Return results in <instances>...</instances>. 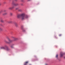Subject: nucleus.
<instances>
[{
  "label": "nucleus",
  "mask_w": 65,
  "mask_h": 65,
  "mask_svg": "<svg viewBox=\"0 0 65 65\" xmlns=\"http://www.w3.org/2000/svg\"><path fill=\"white\" fill-rule=\"evenodd\" d=\"M29 63V61H26L24 62V65H27L28 63Z\"/></svg>",
  "instance_id": "nucleus-7"
},
{
  "label": "nucleus",
  "mask_w": 65,
  "mask_h": 65,
  "mask_svg": "<svg viewBox=\"0 0 65 65\" xmlns=\"http://www.w3.org/2000/svg\"><path fill=\"white\" fill-rule=\"evenodd\" d=\"M11 47L12 48H13V46H11Z\"/></svg>",
  "instance_id": "nucleus-26"
},
{
  "label": "nucleus",
  "mask_w": 65,
  "mask_h": 65,
  "mask_svg": "<svg viewBox=\"0 0 65 65\" xmlns=\"http://www.w3.org/2000/svg\"><path fill=\"white\" fill-rule=\"evenodd\" d=\"M23 31H24V32H26V30H23Z\"/></svg>",
  "instance_id": "nucleus-21"
},
{
  "label": "nucleus",
  "mask_w": 65,
  "mask_h": 65,
  "mask_svg": "<svg viewBox=\"0 0 65 65\" xmlns=\"http://www.w3.org/2000/svg\"><path fill=\"white\" fill-rule=\"evenodd\" d=\"M15 25L16 26H17H17H18V24H17V23H15Z\"/></svg>",
  "instance_id": "nucleus-12"
},
{
  "label": "nucleus",
  "mask_w": 65,
  "mask_h": 65,
  "mask_svg": "<svg viewBox=\"0 0 65 65\" xmlns=\"http://www.w3.org/2000/svg\"><path fill=\"white\" fill-rule=\"evenodd\" d=\"M9 23H12V21H10V22Z\"/></svg>",
  "instance_id": "nucleus-24"
},
{
  "label": "nucleus",
  "mask_w": 65,
  "mask_h": 65,
  "mask_svg": "<svg viewBox=\"0 0 65 65\" xmlns=\"http://www.w3.org/2000/svg\"><path fill=\"white\" fill-rule=\"evenodd\" d=\"M5 42H6V43H11V42H8L7 41L5 40Z\"/></svg>",
  "instance_id": "nucleus-10"
},
{
  "label": "nucleus",
  "mask_w": 65,
  "mask_h": 65,
  "mask_svg": "<svg viewBox=\"0 0 65 65\" xmlns=\"http://www.w3.org/2000/svg\"><path fill=\"white\" fill-rule=\"evenodd\" d=\"M2 31V28H0V31Z\"/></svg>",
  "instance_id": "nucleus-16"
},
{
  "label": "nucleus",
  "mask_w": 65,
  "mask_h": 65,
  "mask_svg": "<svg viewBox=\"0 0 65 65\" xmlns=\"http://www.w3.org/2000/svg\"><path fill=\"white\" fill-rule=\"evenodd\" d=\"M0 26H2V24H0Z\"/></svg>",
  "instance_id": "nucleus-23"
},
{
  "label": "nucleus",
  "mask_w": 65,
  "mask_h": 65,
  "mask_svg": "<svg viewBox=\"0 0 65 65\" xmlns=\"http://www.w3.org/2000/svg\"><path fill=\"white\" fill-rule=\"evenodd\" d=\"M1 49H3L4 50H5L7 51H9L10 49H9L8 48V46L7 45H5L4 46L1 47L0 48Z\"/></svg>",
  "instance_id": "nucleus-1"
},
{
  "label": "nucleus",
  "mask_w": 65,
  "mask_h": 65,
  "mask_svg": "<svg viewBox=\"0 0 65 65\" xmlns=\"http://www.w3.org/2000/svg\"><path fill=\"white\" fill-rule=\"evenodd\" d=\"M28 1H31V0H28Z\"/></svg>",
  "instance_id": "nucleus-27"
},
{
  "label": "nucleus",
  "mask_w": 65,
  "mask_h": 65,
  "mask_svg": "<svg viewBox=\"0 0 65 65\" xmlns=\"http://www.w3.org/2000/svg\"><path fill=\"white\" fill-rule=\"evenodd\" d=\"M24 19H23V20H24V19H27L28 18L27 15H25V14H24Z\"/></svg>",
  "instance_id": "nucleus-6"
},
{
  "label": "nucleus",
  "mask_w": 65,
  "mask_h": 65,
  "mask_svg": "<svg viewBox=\"0 0 65 65\" xmlns=\"http://www.w3.org/2000/svg\"><path fill=\"white\" fill-rule=\"evenodd\" d=\"M13 14L12 13H10V15L11 16H12V15Z\"/></svg>",
  "instance_id": "nucleus-13"
},
{
  "label": "nucleus",
  "mask_w": 65,
  "mask_h": 65,
  "mask_svg": "<svg viewBox=\"0 0 65 65\" xmlns=\"http://www.w3.org/2000/svg\"><path fill=\"white\" fill-rule=\"evenodd\" d=\"M11 38L13 39V40H10L9 38H8V41H9V42H12V41H15V40H16L17 39H16L15 38L13 37H11Z\"/></svg>",
  "instance_id": "nucleus-3"
},
{
  "label": "nucleus",
  "mask_w": 65,
  "mask_h": 65,
  "mask_svg": "<svg viewBox=\"0 0 65 65\" xmlns=\"http://www.w3.org/2000/svg\"><path fill=\"white\" fill-rule=\"evenodd\" d=\"M18 11H22V10L21 9H19L18 10Z\"/></svg>",
  "instance_id": "nucleus-14"
},
{
  "label": "nucleus",
  "mask_w": 65,
  "mask_h": 65,
  "mask_svg": "<svg viewBox=\"0 0 65 65\" xmlns=\"http://www.w3.org/2000/svg\"><path fill=\"white\" fill-rule=\"evenodd\" d=\"M58 54L56 55V57L57 58H58Z\"/></svg>",
  "instance_id": "nucleus-17"
},
{
  "label": "nucleus",
  "mask_w": 65,
  "mask_h": 65,
  "mask_svg": "<svg viewBox=\"0 0 65 65\" xmlns=\"http://www.w3.org/2000/svg\"><path fill=\"white\" fill-rule=\"evenodd\" d=\"M15 1H18V0H15Z\"/></svg>",
  "instance_id": "nucleus-28"
},
{
  "label": "nucleus",
  "mask_w": 65,
  "mask_h": 65,
  "mask_svg": "<svg viewBox=\"0 0 65 65\" xmlns=\"http://www.w3.org/2000/svg\"><path fill=\"white\" fill-rule=\"evenodd\" d=\"M64 58H65V57H64Z\"/></svg>",
  "instance_id": "nucleus-31"
},
{
  "label": "nucleus",
  "mask_w": 65,
  "mask_h": 65,
  "mask_svg": "<svg viewBox=\"0 0 65 65\" xmlns=\"http://www.w3.org/2000/svg\"><path fill=\"white\" fill-rule=\"evenodd\" d=\"M12 4L13 5H14V6H18V5H19V4L18 3H16L15 4L13 3V2H12Z\"/></svg>",
  "instance_id": "nucleus-4"
},
{
  "label": "nucleus",
  "mask_w": 65,
  "mask_h": 65,
  "mask_svg": "<svg viewBox=\"0 0 65 65\" xmlns=\"http://www.w3.org/2000/svg\"><path fill=\"white\" fill-rule=\"evenodd\" d=\"M1 22H3V20L1 19Z\"/></svg>",
  "instance_id": "nucleus-15"
},
{
  "label": "nucleus",
  "mask_w": 65,
  "mask_h": 65,
  "mask_svg": "<svg viewBox=\"0 0 65 65\" xmlns=\"http://www.w3.org/2000/svg\"><path fill=\"white\" fill-rule=\"evenodd\" d=\"M24 14L23 13L21 15H18L17 17L18 19H21L22 20H24Z\"/></svg>",
  "instance_id": "nucleus-2"
},
{
  "label": "nucleus",
  "mask_w": 65,
  "mask_h": 65,
  "mask_svg": "<svg viewBox=\"0 0 65 65\" xmlns=\"http://www.w3.org/2000/svg\"><path fill=\"white\" fill-rule=\"evenodd\" d=\"M21 28H22V29H23V27H21Z\"/></svg>",
  "instance_id": "nucleus-25"
},
{
  "label": "nucleus",
  "mask_w": 65,
  "mask_h": 65,
  "mask_svg": "<svg viewBox=\"0 0 65 65\" xmlns=\"http://www.w3.org/2000/svg\"><path fill=\"white\" fill-rule=\"evenodd\" d=\"M14 8V6H13L12 7H9L8 8V9L10 10H11V9H12L13 8Z\"/></svg>",
  "instance_id": "nucleus-5"
},
{
  "label": "nucleus",
  "mask_w": 65,
  "mask_h": 65,
  "mask_svg": "<svg viewBox=\"0 0 65 65\" xmlns=\"http://www.w3.org/2000/svg\"><path fill=\"white\" fill-rule=\"evenodd\" d=\"M5 42H6V43H11V42H8L7 41L5 40Z\"/></svg>",
  "instance_id": "nucleus-11"
},
{
  "label": "nucleus",
  "mask_w": 65,
  "mask_h": 65,
  "mask_svg": "<svg viewBox=\"0 0 65 65\" xmlns=\"http://www.w3.org/2000/svg\"><path fill=\"white\" fill-rule=\"evenodd\" d=\"M7 14V12H6L4 13H3V15H6Z\"/></svg>",
  "instance_id": "nucleus-9"
},
{
  "label": "nucleus",
  "mask_w": 65,
  "mask_h": 65,
  "mask_svg": "<svg viewBox=\"0 0 65 65\" xmlns=\"http://www.w3.org/2000/svg\"><path fill=\"white\" fill-rule=\"evenodd\" d=\"M4 12H6V10H4Z\"/></svg>",
  "instance_id": "nucleus-20"
},
{
  "label": "nucleus",
  "mask_w": 65,
  "mask_h": 65,
  "mask_svg": "<svg viewBox=\"0 0 65 65\" xmlns=\"http://www.w3.org/2000/svg\"><path fill=\"white\" fill-rule=\"evenodd\" d=\"M21 5H23V4H21Z\"/></svg>",
  "instance_id": "nucleus-29"
},
{
  "label": "nucleus",
  "mask_w": 65,
  "mask_h": 65,
  "mask_svg": "<svg viewBox=\"0 0 65 65\" xmlns=\"http://www.w3.org/2000/svg\"><path fill=\"white\" fill-rule=\"evenodd\" d=\"M64 55V53H61L60 54V57H63V56Z\"/></svg>",
  "instance_id": "nucleus-8"
},
{
  "label": "nucleus",
  "mask_w": 65,
  "mask_h": 65,
  "mask_svg": "<svg viewBox=\"0 0 65 65\" xmlns=\"http://www.w3.org/2000/svg\"><path fill=\"white\" fill-rule=\"evenodd\" d=\"M1 5V3H0V5Z\"/></svg>",
  "instance_id": "nucleus-30"
},
{
  "label": "nucleus",
  "mask_w": 65,
  "mask_h": 65,
  "mask_svg": "<svg viewBox=\"0 0 65 65\" xmlns=\"http://www.w3.org/2000/svg\"><path fill=\"white\" fill-rule=\"evenodd\" d=\"M19 9V8H16L15 9L16 10H17V9Z\"/></svg>",
  "instance_id": "nucleus-18"
},
{
  "label": "nucleus",
  "mask_w": 65,
  "mask_h": 65,
  "mask_svg": "<svg viewBox=\"0 0 65 65\" xmlns=\"http://www.w3.org/2000/svg\"><path fill=\"white\" fill-rule=\"evenodd\" d=\"M2 12V11H0V14Z\"/></svg>",
  "instance_id": "nucleus-19"
},
{
  "label": "nucleus",
  "mask_w": 65,
  "mask_h": 65,
  "mask_svg": "<svg viewBox=\"0 0 65 65\" xmlns=\"http://www.w3.org/2000/svg\"><path fill=\"white\" fill-rule=\"evenodd\" d=\"M61 34H60L59 35V36H61Z\"/></svg>",
  "instance_id": "nucleus-22"
}]
</instances>
